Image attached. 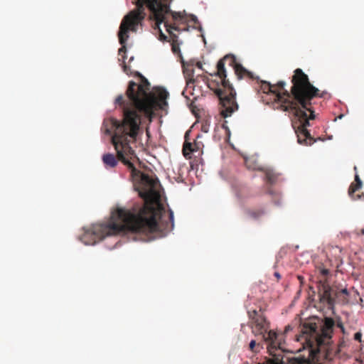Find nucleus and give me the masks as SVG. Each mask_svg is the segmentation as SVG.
Instances as JSON below:
<instances>
[{
    "mask_svg": "<svg viewBox=\"0 0 364 364\" xmlns=\"http://www.w3.org/2000/svg\"><path fill=\"white\" fill-rule=\"evenodd\" d=\"M173 228V211L168 208L167 219L166 206L161 203L146 204L139 210L117 207L108 221L92 223V246L110 236L121 237L114 247L122 240L150 242L166 237Z\"/></svg>",
    "mask_w": 364,
    "mask_h": 364,
    "instance_id": "1",
    "label": "nucleus"
},
{
    "mask_svg": "<svg viewBox=\"0 0 364 364\" xmlns=\"http://www.w3.org/2000/svg\"><path fill=\"white\" fill-rule=\"evenodd\" d=\"M136 75L141 77V84L137 85L130 80L126 90L127 100H124L123 96L119 95L114 100V105H118L122 112L127 136L114 139V146L119 159L130 168H134V161L137 156L127 136L136 139L141 132V118L151 116L156 107L166 110L169 97L167 90L162 87H154V92H151L148 80L138 71Z\"/></svg>",
    "mask_w": 364,
    "mask_h": 364,
    "instance_id": "2",
    "label": "nucleus"
},
{
    "mask_svg": "<svg viewBox=\"0 0 364 364\" xmlns=\"http://www.w3.org/2000/svg\"><path fill=\"white\" fill-rule=\"evenodd\" d=\"M262 82V89L267 94L274 95L277 103L284 112H291L294 120L291 126L296 134L297 141L301 145H311L316 139H314L307 129L311 126L309 120L316 117L314 111L308 107L314 97H317L318 89L310 83L309 77L300 68L294 70L292 77L291 99L289 92L284 89L286 82L279 81L277 87L267 81Z\"/></svg>",
    "mask_w": 364,
    "mask_h": 364,
    "instance_id": "3",
    "label": "nucleus"
},
{
    "mask_svg": "<svg viewBox=\"0 0 364 364\" xmlns=\"http://www.w3.org/2000/svg\"><path fill=\"white\" fill-rule=\"evenodd\" d=\"M172 0H133V4L136 5V9L131 11L123 18L118 31L119 42L121 48L118 50L120 56L119 61H122L121 65L123 71L128 75L130 68L126 63L127 58V41L129 38V31L136 32L139 26H142L143 21L146 16L145 9L147 8L150 13V18L155 23V29L158 28L160 35L159 40L166 41L167 36L162 32L160 25L166 23H170L168 21V16L170 15L174 22L186 23L187 21V14L184 12L173 11L170 8V3Z\"/></svg>",
    "mask_w": 364,
    "mask_h": 364,
    "instance_id": "4",
    "label": "nucleus"
},
{
    "mask_svg": "<svg viewBox=\"0 0 364 364\" xmlns=\"http://www.w3.org/2000/svg\"><path fill=\"white\" fill-rule=\"evenodd\" d=\"M320 326L315 321H309L304 325L303 331L310 338L316 340L319 343H325L330 341L333 334L335 321L328 316H325L320 320Z\"/></svg>",
    "mask_w": 364,
    "mask_h": 364,
    "instance_id": "5",
    "label": "nucleus"
},
{
    "mask_svg": "<svg viewBox=\"0 0 364 364\" xmlns=\"http://www.w3.org/2000/svg\"><path fill=\"white\" fill-rule=\"evenodd\" d=\"M219 77L221 85L230 91V93L228 95L221 88H218L215 90V95L220 101V114L223 117L227 118L238 109V105L235 100L236 92L227 77Z\"/></svg>",
    "mask_w": 364,
    "mask_h": 364,
    "instance_id": "6",
    "label": "nucleus"
},
{
    "mask_svg": "<svg viewBox=\"0 0 364 364\" xmlns=\"http://www.w3.org/2000/svg\"><path fill=\"white\" fill-rule=\"evenodd\" d=\"M230 60L229 65L232 66L235 70V74L238 80H241L244 76L249 79L259 80V77H255L253 73L246 69L241 63L237 62L236 57L232 54H228L223 58L217 63V73L215 75L218 77H227V71L225 68V60Z\"/></svg>",
    "mask_w": 364,
    "mask_h": 364,
    "instance_id": "7",
    "label": "nucleus"
},
{
    "mask_svg": "<svg viewBox=\"0 0 364 364\" xmlns=\"http://www.w3.org/2000/svg\"><path fill=\"white\" fill-rule=\"evenodd\" d=\"M245 164L247 168L252 170H259L264 172V179L269 185L274 184L277 180L279 174L276 173L274 171L267 166H261L256 163V159L254 156L247 157L244 156Z\"/></svg>",
    "mask_w": 364,
    "mask_h": 364,
    "instance_id": "8",
    "label": "nucleus"
},
{
    "mask_svg": "<svg viewBox=\"0 0 364 364\" xmlns=\"http://www.w3.org/2000/svg\"><path fill=\"white\" fill-rule=\"evenodd\" d=\"M336 296H337V293L334 292L333 288L328 283L320 282L318 285L319 301L327 304L328 309L331 310L333 314H335Z\"/></svg>",
    "mask_w": 364,
    "mask_h": 364,
    "instance_id": "9",
    "label": "nucleus"
},
{
    "mask_svg": "<svg viewBox=\"0 0 364 364\" xmlns=\"http://www.w3.org/2000/svg\"><path fill=\"white\" fill-rule=\"evenodd\" d=\"M264 338L268 343L269 348L277 349L282 346V343L279 338V334L272 330L267 331V335L264 336Z\"/></svg>",
    "mask_w": 364,
    "mask_h": 364,
    "instance_id": "10",
    "label": "nucleus"
},
{
    "mask_svg": "<svg viewBox=\"0 0 364 364\" xmlns=\"http://www.w3.org/2000/svg\"><path fill=\"white\" fill-rule=\"evenodd\" d=\"M203 147L201 141L196 140L194 143L186 142L183 147V152L185 157H191V154L199 151L200 149Z\"/></svg>",
    "mask_w": 364,
    "mask_h": 364,
    "instance_id": "11",
    "label": "nucleus"
},
{
    "mask_svg": "<svg viewBox=\"0 0 364 364\" xmlns=\"http://www.w3.org/2000/svg\"><path fill=\"white\" fill-rule=\"evenodd\" d=\"M183 72L185 78L188 82H193L194 76V60H191L189 63H185L182 60Z\"/></svg>",
    "mask_w": 364,
    "mask_h": 364,
    "instance_id": "12",
    "label": "nucleus"
},
{
    "mask_svg": "<svg viewBox=\"0 0 364 364\" xmlns=\"http://www.w3.org/2000/svg\"><path fill=\"white\" fill-rule=\"evenodd\" d=\"M354 170L355 171V181L356 183L355 184L351 183L348 188V195L353 200H355V198H354V193L356 191H358V189H360L362 187V184H363L362 181L360 180L358 174L357 173V167L356 166H354Z\"/></svg>",
    "mask_w": 364,
    "mask_h": 364,
    "instance_id": "13",
    "label": "nucleus"
},
{
    "mask_svg": "<svg viewBox=\"0 0 364 364\" xmlns=\"http://www.w3.org/2000/svg\"><path fill=\"white\" fill-rule=\"evenodd\" d=\"M102 160L106 168H114L117 166L118 160L116 156L111 153H107L102 155Z\"/></svg>",
    "mask_w": 364,
    "mask_h": 364,
    "instance_id": "14",
    "label": "nucleus"
},
{
    "mask_svg": "<svg viewBox=\"0 0 364 364\" xmlns=\"http://www.w3.org/2000/svg\"><path fill=\"white\" fill-rule=\"evenodd\" d=\"M166 31L168 32L171 36L176 37V36L173 33V31H176L178 32L188 31L190 27L187 26L185 28L181 29L177 25H176V23L171 24L166 23Z\"/></svg>",
    "mask_w": 364,
    "mask_h": 364,
    "instance_id": "15",
    "label": "nucleus"
},
{
    "mask_svg": "<svg viewBox=\"0 0 364 364\" xmlns=\"http://www.w3.org/2000/svg\"><path fill=\"white\" fill-rule=\"evenodd\" d=\"M248 215L255 220H259L262 215H264L267 212L264 208L257 210H247Z\"/></svg>",
    "mask_w": 364,
    "mask_h": 364,
    "instance_id": "16",
    "label": "nucleus"
},
{
    "mask_svg": "<svg viewBox=\"0 0 364 364\" xmlns=\"http://www.w3.org/2000/svg\"><path fill=\"white\" fill-rule=\"evenodd\" d=\"M188 16H189V21H192V22H193L195 23L199 24L198 27L192 26L191 28L192 29H197L200 32L202 33L203 31V27L201 26V25L200 23V21L198 19V17L196 15H194V14H189Z\"/></svg>",
    "mask_w": 364,
    "mask_h": 364,
    "instance_id": "17",
    "label": "nucleus"
},
{
    "mask_svg": "<svg viewBox=\"0 0 364 364\" xmlns=\"http://www.w3.org/2000/svg\"><path fill=\"white\" fill-rule=\"evenodd\" d=\"M267 193L273 198L274 203L276 205L280 206L282 205L281 201L279 199L278 200L277 199V197L279 195V193L277 191H275L272 189H269L267 191Z\"/></svg>",
    "mask_w": 364,
    "mask_h": 364,
    "instance_id": "18",
    "label": "nucleus"
},
{
    "mask_svg": "<svg viewBox=\"0 0 364 364\" xmlns=\"http://www.w3.org/2000/svg\"><path fill=\"white\" fill-rule=\"evenodd\" d=\"M264 322H265V318L260 316H258L255 320L256 325L259 329H263L264 328Z\"/></svg>",
    "mask_w": 364,
    "mask_h": 364,
    "instance_id": "19",
    "label": "nucleus"
},
{
    "mask_svg": "<svg viewBox=\"0 0 364 364\" xmlns=\"http://www.w3.org/2000/svg\"><path fill=\"white\" fill-rule=\"evenodd\" d=\"M336 325L337 326V327L338 328H340V330H341V331L342 332L343 334H344V335L346 334V328H345L343 323L341 322L340 317L338 318V321H337V323Z\"/></svg>",
    "mask_w": 364,
    "mask_h": 364,
    "instance_id": "20",
    "label": "nucleus"
},
{
    "mask_svg": "<svg viewBox=\"0 0 364 364\" xmlns=\"http://www.w3.org/2000/svg\"><path fill=\"white\" fill-rule=\"evenodd\" d=\"M354 340L360 343L362 342V333L360 331L356 332L354 334Z\"/></svg>",
    "mask_w": 364,
    "mask_h": 364,
    "instance_id": "21",
    "label": "nucleus"
},
{
    "mask_svg": "<svg viewBox=\"0 0 364 364\" xmlns=\"http://www.w3.org/2000/svg\"><path fill=\"white\" fill-rule=\"evenodd\" d=\"M257 343L255 340H252L249 343V348L252 351H255V347H256Z\"/></svg>",
    "mask_w": 364,
    "mask_h": 364,
    "instance_id": "22",
    "label": "nucleus"
},
{
    "mask_svg": "<svg viewBox=\"0 0 364 364\" xmlns=\"http://www.w3.org/2000/svg\"><path fill=\"white\" fill-rule=\"evenodd\" d=\"M227 122L225 121V123L223 124L222 127L225 130L228 137L230 136V131L228 128V127L226 125Z\"/></svg>",
    "mask_w": 364,
    "mask_h": 364,
    "instance_id": "23",
    "label": "nucleus"
},
{
    "mask_svg": "<svg viewBox=\"0 0 364 364\" xmlns=\"http://www.w3.org/2000/svg\"><path fill=\"white\" fill-rule=\"evenodd\" d=\"M194 66L197 67L198 68L200 69V70H203V65L199 61H196L194 60Z\"/></svg>",
    "mask_w": 364,
    "mask_h": 364,
    "instance_id": "24",
    "label": "nucleus"
},
{
    "mask_svg": "<svg viewBox=\"0 0 364 364\" xmlns=\"http://www.w3.org/2000/svg\"><path fill=\"white\" fill-rule=\"evenodd\" d=\"M321 273L323 276H328L330 274V272L327 269H322Z\"/></svg>",
    "mask_w": 364,
    "mask_h": 364,
    "instance_id": "25",
    "label": "nucleus"
},
{
    "mask_svg": "<svg viewBox=\"0 0 364 364\" xmlns=\"http://www.w3.org/2000/svg\"><path fill=\"white\" fill-rule=\"evenodd\" d=\"M341 293L346 296H349L350 294L349 291L346 288L342 289Z\"/></svg>",
    "mask_w": 364,
    "mask_h": 364,
    "instance_id": "26",
    "label": "nucleus"
},
{
    "mask_svg": "<svg viewBox=\"0 0 364 364\" xmlns=\"http://www.w3.org/2000/svg\"><path fill=\"white\" fill-rule=\"evenodd\" d=\"M326 95H330L326 91H323V92H322V93L321 95H319V92H318L317 96H318L321 98H325Z\"/></svg>",
    "mask_w": 364,
    "mask_h": 364,
    "instance_id": "27",
    "label": "nucleus"
},
{
    "mask_svg": "<svg viewBox=\"0 0 364 364\" xmlns=\"http://www.w3.org/2000/svg\"><path fill=\"white\" fill-rule=\"evenodd\" d=\"M202 131L204 132H208V128L207 125H203L202 127Z\"/></svg>",
    "mask_w": 364,
    "mask_h": 364,
    "instance_id": "28",
    "label": "nucleus"
},
{
    "mask_svg": "<svg viewBox=\"0 0 364 364\" xmlns=\"http://www.w3.org/2000/svg\"><path fill=\"white\" fill-rule=\"evenodd\" d=\"M274 275L277 279H280L281 278V274L279 272H274Z\"/></svg>",
    "mask_w": 364,
    "mask_h": 364,
    "instance_id": "29",
    "label": "nucleus"
},
{
    "mask_svg": "<svg viewBox=\"0 0 364 364\" xmlns=\"http://www.w3.org/2000/svg\"><path fill=\"white\" fill-rule=\"evenodd\" d=\"M178 50L180 52L179 48H176V47H173V52L174 53H176Z\"/></svg>",
    "mask_w": 364,
    "mask_h": 364,
    "instance_id": "30",
    "label": "nucleus"
},
{
    "mask_svg": "<svg viewBox=\"0 0 364 364\" xmlns=\"http://www.w3.org/2000/svg\"><path fill=\"white\" fill-rule=\"evenodd\" d=\"M201 36L203 38V41L204 42V43H206L205 38L203 33L201 34Z\"/></svg>",
    "mask_w": 364,
    "mask_h": 364,
    "instance_id": "31",
    "label": "nucleus"
},
{
    "mask_svg": "<svg viewBox=\"0 0 364 364\" xmlns=\"http://www.w3.org/2000/svg\"><path fill=\"white\" fill-rule=\"evenodd\" d=\"M133 60H134V56H131L129 60V63L132 62Z\"/></svg>",
    "mask_w": 364,
    "mask_h": 364,
    "instance_id": "32",
    "label": "nucleus"
},
{
    "mask_svg": "<svg viewBox=\"0 0 364 364\" xmlns=\"http://www.w3.org/2000/svg\"><path fill=\"white\" fill-rule=\"evenodd\" d=\"M343 117V114H341V115L338 116V118L341 119Z\"/></svg>",
    "mask_w": 364,
    "mask_h": 364,
    "instance_id": "33",
    "label": "nucleus"
},
{
    "mask_svg": "<svg viewBox=\"0 0 364 364\" xmlns=\"http://www.w3.org/2000/svg\"><path fill=\"white\" fill-rule=\"evenodd\" d=\"M360 232L362 235H364V229H362Z\"/></svg>",
    "mask_w": 364,
    "mask_h": 364,
    "instance_id": "34",
    "label": "nucleus"
},
{
    "mask_svg": "<svg viewBox=\"0 0 364 364\" xmlns=\"http://www.w3.org/2000/svg\"><path fill=\"white\" fill-rule=\"evenodd\" d=\"M253 313H254V314H255V315H257V311H255V310L253 311Z\"/></svg>",
    "mask_w": 364,
    "mask_h": 364,
    "instance_id": "35",
    "label": "nucleus"
},
{
    "mask_svg": "<svg viewBox=\"0 0 364 364\" xmlns=\"http://www.w3.org/2000/svg\"><path fill=\"white\" fill-rule=\"evenodd\" d=\"M188 134V132H186V134H185V137H186V138L187 137Z\"/></svg>",
    "mask_w": 364,
    "mask_h": 364,
    "instance_id": "36",
    "label": "nucleus"
},
{
    "mask_svg": "<svg viewBox=\"0 0 364 364\" xmlns=\"http://www.w3.org/2000/svg\"><path fill=\"white\" fill-rule=\"evenodd\" d=\"M200 137H201V135H200V134H198V136H197V139H198V138H200Z\"/></svg>",
    "mask_w": 364,
    "mask_h": 364,
    "instance_id": "37",
    "label": "nucleus"
},
{
    "mask_svg": "<svg viewBox=\"0 0 364 364\" xmlns=\"http://www.w3.org/2000/svg\"><path fill=\"white\" fill-rule=\"evenodd\" d=\"M332 139V136H328V139Z\"/></svg>",
    "mask_w": 364,
    "mask_h": 364,
    "instance_id": "38",
    "label": "nucleus"
},
{
    "mask_svg": "<svg viewBox=\"0 0 364 364\" xmlns=\"http://www.w3.org/2000/svg\"><path fill=\"white\" fill-rule=\"evenodd\" d=\"M357 198H360V195H358V196H357Z\"/></svg>",
    "mask_w": 364,
    "mask_h": 364,
    "instance_id": "39",
    "label": "nucleus"
}]
</instances>
